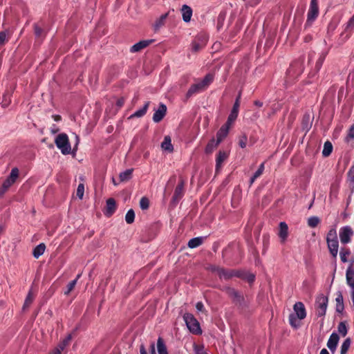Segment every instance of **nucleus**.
Returning <instances> with one entry per match:
<instances>
[{
  "label": "nucleus",
  "instance_id": "c756f323",
  "mask_svg": "<svg viewBox=\"0 0 354 354\" xmlns=\"http://www.w3.org/2000/svg\"><path fill=\"white\" fill-rule=\"evenodd\" d=\"M221 142L212 138L207 145L205 148L206 153H211L220 144Z\"/></svg>",
  "mask_w": 354,
  "mask_h": 354
},
{
  "label": "nucleus",
  "instance_id": "39448f33",
  "mask_svg": "<svg viewBox=\"0 0 354 354\" xmlns=\"http://www.w3.org/2000/svg\"><path fill=\"white\" fill-rule=\"evenodd\" d=\"M354 235L353 229L348 226H344L339 229V236L340 241L342 244H347L351 241V238Z\"/></svg>",
  "mask_w": 354,
  "mask_h": 354
},
{
  "label": "nucleus",
  "instance_id": "3c124183",
  "mask_svg": "<svg viewBox=\"0 0 354 354\" xmlns=\"http://www.w3.org/2000/svg\"><path fill=\"white\" fill-rule=\"evenodd\" d=\"M77 281V279L71 281L67 286V290L64 292L65 295H68L75 288Z\"/></svg>",
  "mask_w": 354,
  "mask_h": 354
},
{
  "label": "nucleus",
  "instance_id": "ea45409f",
  "mask_svg": "<svg viewBox=\"0 0 354 354\" xmlns=\"http://www.w3.org/2000/svg\"><path fill=\"white\" fill-rule=\"evenodd\" d=\"M135 218V213L134 211L131 209L128 210L125 215V221L128 224H131L133 223Z\"/></svg>",
  "mask_w": 354,
  "mask_h": 354
},
{
  "label": "nucleus",
  "instance_id": "c9c22d12",
  "mask_svg": "<svg viewBox=\"0 0 354 354\" xmlns=\"http://www.w3.org/2000/svg\"><path fill=\"white\" fill-rule=\"evenodd\" d=\"M264 171V162L261 163L259 167V169L256 171L254 175L251 177L250 183L252 185L255 180L259 178Z\"/></svg>",
  "mask_w": 354,
  "mask_h": 354
},
{
  "label": "nucleus",
  "instance_id": "4be33fe9",
  "mask_svg": "<svg viewBox=\"0 0 354 354\" xmlns=\"http://www.w3.org/2000/svg\"><path fill=\"white\" fill-rule=\"evenodd\" d=\"M328 250L333 256V257L336 258L338 253L339 243L337 240H333L330 241H326Z\"/></svg>",
  "mask_w": 354,
  "mask_h": 354
},
{
  "label": "nucleus",
  "instance_id": "20e7f679",
  "mask_svg": "<svg viewBox=\"0 0 354 354\" xmlns=\"http://www.w3.org/2000/svg\"><path fill=\"white\" fill-rule=\"evenodd\" d=\"M19 176V170L17 168H13L11 170L10 176L3 182L2 187L0 189L1 194H3L16 181Z\"/></svg>",
  "mask_w": 354,
  "mask_h": 354
},
{
  "label": "nucleus",
  "instance_id": "1a4fd4ad",
  "mask_svg": "<svg viewBox=\"0 0 354 354\" xmlns=\"http://www.w3.org/2000/svg\"><path fill=\"white\" fill-rule=\"evenodd\" d=\"M346 283L351 288V300L354 307V270L351 266L348 267L346 273Z\"/></svg>",
  "mask_w": 354,
  "mask_h": 354
},
{
  "label": "nucleus",
  "instance_id": "cd10ccee",
  "mask_svg": "<svg viewBox=\"0 0 354 354\" xmlns=\"http://www.w3.org/2000/svg\"><path fill=\"white\" fill-rule=\"evenodd\" d=\"M46 250V245L44 243H40L37 245L32 252L33 257L36 259H38L40 256H41Z\"/></svg>",
  "mask_w": 354,
  "mask_h": 354
},
{
  "label": "nucleus",
  "instance_id": "5fc2aeb1",
  "mask_svg": "<svg viewBox=\"0 0 354 354\" xmlns=\"http://www.w3.org/2000/svg\"><path fill=\"white\" fill-rule=\"evenodd\" d=\"M354 139V124L349 129L347 137H346V141L349 142L351 140Z\"/></svg>",
  "mask_w": 354,
  "mask_h": 354
},
{
  "label": "nucleus",
  "instance_id": "de8ad7c7",
  "mask_svg": "<svg viewBox=\"0 0 354 354\" xmlns=\"http://www.w3.org/2000/svg\"><path fill=\"white\" fill-rule=\"evenodd\" d=\"M140 206L142 209H147L149 207V201L146 197H142L140 201Z\"/></svg>",
  "mask_w": 354,
  "mask_h": 354
},
{
  "label": "nucleus",
  "instance_id": "9b49d317",
  "mask_svg": "<svg viewBox=\"0 0 354 354\" xmlns=\"http://www.w3.org/2000/svg\"><path fill=\"white\" fill-rule=\"evenodd\" d=\"M293 310L295 313V315L298 318V319L301 320L306 317V310L304 304L302 302H296L293 306Z\"/></svg>",
  "mask_w": 354,
  "mask_h": 354
},
{
  "label": "nucleus",
  "instance_id": "6e6552de",
  "mask_svg": "<svg viewBox=\"0 0 354 354\" xmlns=\"http://www.w3.org/2000/svg\"><path fill=\"white\" fill-rule=\"evenodd\" d=\"M208 270H209L212 272L216 273L220 278H223L225 279H230L233 276L236 275V274L233 271L226 270L216 266H210L208 267Z\"/></svg>",
  "mask_w": 354,
  "mask_h": 354
},
{
  "label": "nucleus",
  "instance_id": "412c9836",
  "mask_svg": "<svg viewBox=\"0 0 354 354\" xmlns=\"http://www.w3.org/2000/svg\"><path fill=\"white\" fill-rule=\"evenodd\" d=\"M278 235L282 242H284L286 240L288 235V227L285 222H281L279 223V231Z\"/></svg>",
  "mask_w": 354,
  "mask_h": 354
},
{
  "label": "nucleus",
  "instance_id": "a878e982",
  "mask_svg": "<svg viewBox=\"0 0 354 354\" xmlns=\"http://www.w3.org/2000/svg\"><path fill=\"white\" fill-rule=\"evenodd\" d=\"M336 301V311L338 313H342L344 310V299L341 292H338L337 294V297L335 299Z\"/></svg>",
  "mask_w": 354,
  "mask_h": 354
},
{
  "label": "nucleus",
  "instance_id": "a18cd8bd",
  "mask_svg": "<svg viewBox=\"0 0 354 354\" xmlns=\"http://www.w3.org/2000/svg\"><path fill=\"white\" fill-rule=\"evenodd\" d=\"M297 319L298 318L294 314H290L289 315V323L292 327L295 328L299 326V324L297 322Z\"/></svg>",
  "mask_w": 354,
  "mask_h": 354
},
{
  "label": "nucleus",
  "instance_id": "09e8293b",
  "mask_svg": "<svg viewBox=\"0 0 354 354\" xmlns=\"http://www.w3.org/2000/svg\"><path fill=\"white\" fill-rule=\"evenodd\" d=\"M353 28H354V15L351 17V18L347 22L346 27H345V31L351 32L353 30Z\"/></svg>",
  "mask_w": 354,
  "mask_h": 354
},
{
  "label": "nucleus",
  "instance_id": "aec40b11",
  "mask_svg": "<svg viewBox=\"0 0 354 354\" xmlns=\"http://www.w3.org/2000/svg\"><path fill=\"white\" fill-rule=\"evenodd\" d=\"M184 183L183 182H180L178 183V185L176 186L174 194L172 198V200L174 202H178L183 196L184 194Z\"/></svg>",
  "mask_w": 354,
  "mask_h": 354
},
{
  "label": "nucleus",
  "instance_id": "774afa93",
  "mask_svg": "<svg viewBox=\"0 0 354 354\" xmlns=\"http://www.w3.org/2000/svg\"><path fill=\"white\" fill-rule=\"evenodd\" d=\"M311 39V37L310 36H307L305 37V41H308Z\"/></svg>",
  "mask_w": 354,
  "mask_h": 354
},
{
  "label": "nucleus",
  "instance_id": "4d7b16f0",
  "mask_svg": "<svg viewBox=\"0 0 354 354\" xmlns=\"http://www.w3.org/2000/svg\"><path fill=\"white\" fill-rule=\"evenodd\" d=\"M196 308L198 311L203 312L204 310V305L202 302L199 301L196 304Z\"/></svg>",
  "mask_w": 354,
  "mask_h": 354
},
{
  "label": "nucleus",
  "instance_id": "a19ab883",
  "mask_svg": "<svg viewBox=\"0 0 354 354\" xmlns=\"http://www.w3.org/2000/svg\"><path fill=\"white\" fill-rule=\"evenodd\" d=\"M351 254V252L348 249L342 248L340 251L339 256L341 261L344 263L347 262L348 259L347 257Z\"/></svg>",
  "mask_w": 354,
  "mask_h": 354
},
{
  "label": "nucleus",
  "instance_id": "423d86ee",
  "mask_svg": "<svg viewBox=\"0 0 354 354\" xmlns=\"http://www.w3.org/2000/svg\"><path fill=\"white\" fill-rule=\"evenodd\" d=\"M208 37L205 35H198L192 42V50L198 52L204 48L207 42Z\"/></svg>",
  "mask_w": 354,
  "mask_h": 354
},
{
  "label": "nucleus",
  "instance_id": "13d9d810",
  "mask_svg": "<svg viewBox=\"0 0 354 354\" xmlns=\"http://www.w3.org/2000/svg\"><path fill=\"white\" fill-rule=\"evenodd\" d=\"M124 104V98H120V99H119V100L117 101V105H118L119 107L122 106Z\"/></svg>",
  "mask_w": 354,
  "mask_h": 354
},
{
  "label": "nucleus",
  "instance_id": "393cba45",
  "mask_svg": "<svg viewBox=\"0 0 354 354\" xmlns=\"http://www.w3.org/2000/svg\"><path fill=\"white\" fill-rule=\"evenodd\" d=\"M167 16L168 12L162 15L158 19L156 20L153 25L155 31H158L162 26L165 25Z\"/></svg>",
  "mask_w": 354,
  "mask_h": 354
},
{
  "label": "nucleus",
  "instance_id": "7c9ffc66",
  "mask_svg": "<svg viewBox=\"0 0 354 354\" xmlns=\"http://www.w3.org/2000/svg\"><path fill=\"white\" fill-rule=\"evenodd\" d=\"M133 169H129L123 172H121L119 175L120 182H127L132 177Z\"/></svg>",
  "mask_w": 354,
  "mask_h": 354
},
{
  "label": "nucleus",
  "instance_id": "c03bdc74",
  "mask_svg": "<svg viewBox=\"0 0 354 354\" xmlns=\"http://www.w3.org/2000/svg\"><path fill=\"white\" fill-rule=\"evenodd\" d=\"M333 240H337L336 230L334 228L330 229L328 231V232L327 234V236H326V241H333Z\"/></svg>",
  "mask_w": 354,
  "mask_h": 354
},
{
  "label": "nucleus",
  "instance_id": "c85d7f7f",
  "mask_svg": "<svg viewBox=\"0 0 354 354\" xmlns=\"http://www.w3.org/2000/svg\"><path fill=\"white\" fill-rule=\"evenodd\" d=\"M116 204L115 201L113 198H109L106 201V214L108 215H111L115 210Z\"/></svg>",
  "mask_w": 354,
  "mask_h": 354
},
{
  "label": "nucleus",
  "instance_id": "f03ea898",
  "mask_svg": "<svg viewBox=\"0 0 354 354\" xmlns=\"http://www.w3.org/2000/svg\"><path fill=\"white\" fill-rule=\"evenodd\" d=\"M328 298L323 294L319 295L315 301V310L317 317H324L328 306Z\"/></svg>",
  "mask_w": 354,
  "mask_h": 354
},
{
  "label": "nucleus",
  "instance_id": "bb28decb",
  "mask_svg": "<svg viewBox=\"0 0 354 354\" xmlns=\"http://www.w3.org/2000/svg\"><path fill=\"white\" fill-rule=\"evenodd\" d=\"M161 147L163 150L167 151L169 152L173 151L174 147L171 144V138L169 136H167L164 138V140L161 144Z\"/></svg>",
  "mask_w": 354,
  "mask_h": 354
},
{
  "label": "nucleus",
  "instance_id": "37998d69",
  "mask_svg": "<svg viewBox=\"0 0 354 354\" xmlns=\"http://www.w3.org/2000/svg\"><path fill=\"white\" fill-rule=\"evenodd\" d=\"M337 330L339 334H341L343 337H345L348 332L346 324L344 322H340L339 324Z\"/></svg>",
  "mask_w": 354,
  "mask_h": 354
},
{
  "label": "nucleus",
  "instance_id": "e433bc0d",
  "mask_svg": "<svg viewBox=\"0 0 354 354\" xmlns=\"http://www.w3.org/2000/svg\"><path fill=\"white\" fill-rule=\"evenodd\" d=\"M10 37V36L8 30L0 32V46H3L8 42Z\"/></svg>",
  "mask_w": 354,
  "mask_h": 354
},
{
  "label": "nucleus",
  "instance_id": "338daca9",
  "mask_svg": "<svg viewBox=\"0 0 354 354\" xmlns=\"http://www.w3.org/2000/svg\"><path fill=\"white\" fill-rule=\"evenodd\" d=\"M75 140H76V145H78L79 142H80V138L77 135L75 134Z\"/></svg>",
  "mask_w": 354,
  "mask_h": 354
},
{
  "label": "nucleus",
  "instance_id": "f8f14e48",
  "mask_svg": "<svg viewBox=\"0 0 354 354\" xmlns=\"http://www.w3.org/2000/svg\"><path fill=\"white\" fill-rule=\"evenodd\" d=\"M167 113V106L165 104L161 103L159 105V107L157 110L155 111V113L153 115V120L154 122H160L163 118L165 116Z\"/></svg>",
  "mask_w": 354,
  "mask_h": 354
},
{
  "label": "nucleus",
  "instance_id": "2eb2a0df",
  "mask_svg": "<svg viewBox=\"0 0 354 354\" xmlns=\"http://www.w3.org/2000/svg\"><path fill=\"white\" fill-rule=\"evenodd\" d=\"M229 156V153L224 151H219L216 158V171L218 172L222 167V164Z\"/></svg>",
  "mask_w": 354,
  "mask_h": 354
},
{
  "label": "nucleus",
  "instance_id": "a211bd4d",
  "mask_svg": "<svg viewBox=\"0 0 354 354\" xmlns=\"http://www.w3.org/2000/svg\"><path fill=\"white\" fill-rule=\"evenodd\" d=\"M232 124L226 123L223 125L216 133V140L220 142L227 136L230 127Z\"/></svg>",
  "mask_w": 354,
  "mask_h": 354
},
{
  "label": "nucleus",
  "instance_id": "6ab92c4d",
  "mask_svg": "<svg viewBox=\"0 0 354 354\" xmlns=\"http://www.w3.org/2000/svg\"><path fill=\"white\" fill-rule=\"evenodd\" d=\"M183 19L185 22H189L192 16V9L187 5H183L181 8Z\"/></svg>",
  "mask_w": 354,
  "mask_h": 354
},
{
  "label": "nucleus",
  "instance_id": "f704fd0d",
  "mask_svg": "<svg viewBox=\"0 0 354 354\" xmlns=\"http://www.w3.org/2000/svg\"><path fill=\"white\" fill-rule=\"evenodd\" d=\"M203 243V239L201 237H196L190 239L187 243V245L190 248H195L201 245Z\"/></svg>",
  "mask_w": 354,
  "mask_h": 354
},
{
  "label": "nucleus",
  "instance_id": "864d4df0",
  "mask_svg": "<svg viewBox=\"0 0 354 354\" xmlns=\"http://www.w3.org/2000/svg\"><path fill=\"white\" fill-rule=\"evenodd\" d=\"M35 34L37 37L39 38L43 36V29L39 27L37 24L34 25Z\"/></svg>",
  "mask_w": 354,
  "mask_h": 354
},
{
  "label": "nucleus",
  "instance_id": "79ce46f5",
  "mask_svg": "<svg viewBox=\"0 0 354 354\" xmlns=\"http://www.w3.org/2000/svg\"><path fill=\"white\" fill-rule=\"evenodd\" d=\"M320 220L317 216H311L308 219V225L310 227H315L319 223Z\"/></svg>",
  "mask_w": 354,
  "mask_h": 354
},
{
  "label": "nucleus",
  "instance_id": "ddd939ff",
  "mask_svg": "<svg viewBox=\"0 0 354 354\" xmlns=\"http://www.w3.org/2000/svg\"><path fill=\"white\" fill-rule=\"evenodd\" d=\"M72 339L71 335H68L49 354H62V352L69 344Z\"/></svg>",
  "mask_w": 354,
  "mask_h": 354
},
{
  "label": "nucleus",
  "instance_id": "69168bd1",
  "mask_svg": "<svg viewBox=\"0 0 354 354\" xmlns=\"http://www.w3.org/2000/svg\"><path fill=\"white\" fill-rule=\"evenodd\" d=\"M319 354H329V352L328 351L327 349L323 348V349L321 350Z\"/></svg>",
  "mask_w": 354,
  "mask_h": 354
},
{
  "label": "nucleus",
  "instance_id": "2f4dec72",
  "mask_svg": "<svg viewBox=\"0 0 354 354\" xmlns=\"http://www.w3.org/2000/svg\"><path fill=\"white\" fill-rule=\"evenodd\" d=\"M157 349L158 354H168L167 346L161 337L157 340Z\"/></svg>",
  "mask_w": 354,
  "mask_h": 354
},
{
  "label": "nucleus",
  "instance_id": "bf43d9fd",
  "mask_svg": "<svg viewBox=\"0 0 354 354\" xmlns=\"http://www.w3.org/2000/svg\"><path fill=\"white\" fill-rule=\"evenodd\" d=\"M140 354H147L145 347L143 344H142L140 347Z\"/></svg>",
  "mask_w": 354,
  "mask_h": 354
},
{
  "label": "nucleus",
  "instance_id": "dca6fc26",
  "mask_svg": "<svg viewBox=\"0 0 354 354\" xmlns=\"http://www.w3.org/2000/svg\"><path fill=\"white\" fill-rule=\"evenodd\" d=\"M153 42V39H147V40L140 41L139 42L135 44L134 45H133L131 47L130 51L131 53L139 52L141 50L147 47L149 45H150Z\"/></svg>",
  "mask_w": 354,
  "mask_h": 354
},
{
  "label": "nucleus",
  "instance_id": "e2e57ef3",
  "mask_svg": "<svg viewBox=\"0 0 354 354\" xmlns=\"http://www.w3.org/2000/svg\"><path fill=\"white\" fill-rule=\"evenodd\" d=\"M151 354H156L155 345L153 343L151 345Z\"/></svg>",
  "mask_w": 354,
  "mask_h": 354
},
{
  "label": "nucleus",
  "instance_id": "49530a36",
  "mask_svg": "<svg viewBox=\"0 0 354 354\" xmlns=\"http://www.w3.org/2000/svg\"><path fill=\"white\" fill-rule=\"evenodd\" d=\"M248 142V138L245 134H243L239 138V145L242 148L244 149L247 146Z\"/></svg>",
  "mask_w": 354,
  "mask_h": 354
},
{
  "label": "nucleus",
  "instance_id": "b1692460",
  "mask_svg": "<svg viewBox=\"0 0 354 354\" xmlns=\"http://www.w3.org/2000/svg\"><path fill=\"white\" fill-rule=\"evenodd\" d=\"M204 89L205 88H203L201 82L194 84L192 85L191 87L189 88L186 94V96L187 97H190L192 95L198 93Z\"/></svg>",
  "mask_w": 354,
  "mask_h": 354
},
{
  "label": "nucleus",
  "instance_id": "6e6d98bb",
  "mask_svg": "<svg viewBox=\"0 0 354 354\" xmlns=\"http://www.w3.org/2000/svg\"><path fill=\"white\" fill-rule=\"evenodd\" d=\"M348 177L354 181V166H352L348 173Z\"/></svg>",
  "mask_w": 354,
  "mask_h": 354
},
{
  "label": "nucleus",
  "instance_id": "7ed1b4c3",
  "mask_svg": "<svg viewBox=\"0 0 354 354\" xmlns=\"http://www.w3.org/2000/svg\"><path fill=\"white\" fill-rule=\"evenodd\" d=\"M183 319L185 322V324L190 330V332L194 334H200L201 333V329L200 327V324L197 319L194 317V315L191 313H185L183 315Z\"/></svg>",
  "mask_w": 354,
  "mask_h": 354
},
{
  "label": "nucleus",
  "instance_id": "72a5a7b5",
  "mask_svg": "<svg viewBox=\"0 0 354 354\" xmlns=\"http://www.w3.org/2000/svg\"><path fill=\"white\" fill-rule=\"evenodd\" d=\"M35 296L32 292L31 290H29L26 298L25 299L24 306H23V310H25L26 308H28L32 303L34 300Z\"/></svg>",
  "mask_w": 354,
  "mask_h": 354
},
{
  "label": "nucleus",
  "instance_id": "58836bf2",
  "mask_svg": "<svg viewBox=\"0 0 354 354\" xmlns=\"http://www.w3.org/2000/svg\"><path fill=\"white\" fill-rule=\"evenodd\" d=\"M351 339L346 338L341 346L340 354H346L351 346Z\"/></svg>",
  "mask_w": 354,
  "mask_h": 354
},
{
  "label": "nucleus",
  "instance_id": "8fccbe9b",
  "mask_svg": "<svg viewBox=\"0 0 354 354\" xmlns=\"http://www.w3.org/2000/svg\"><path fill=\"white\" fill-rule=\"evenodd\" d=\"M194 350L195 354H207L205 351L204 346L202 345H194Z\"/></svg>",
  "mask_w": 354,
  "mask_h": 354
},
{
  "label": "nucleus",
  "instance_id": "0e129e2a",
  "mask_svg": "<svg viewBox=\"0 0 354 354\" xmlns=\"http://www.w3.org/2000/svg\"><path fill=\"white\" fill-rule=\"evenodd\" d=\"M53 117L54 120L57 122H58L61 120V116L59 115H55Z\"/></svg>",
  "mask_w": 354,
  "mask_h": 354
},
{
  "label": "nucleus",
  "instance_id": "4c0bfd02",
  "mask_svg": "<svg viewBox=\"0 0 354 354\" xmlns=\"http://www.w3.org/2000/svg\"><path fill=\"white\" fill-rule=\"evenodd\" d=\"M214 76L212 74H207L205 75V77L203 78L202 81L200 82L201 83L202 86L204 88H206L210 83L213 81Z\"/></svg>",
  "mask_w": 354,
  "mask_h": 354
},
{
  "label": "nucleus",
  "instance_id": "473e14b6",
  "mask_svg": "<svg viewBox=\"0 0 354 354\" xmlns=\"http://www.w3.org/2000/svg\"><path fill=\"white\" fill-rule=\"evenodd\" d=\"M333 151V145L330 141L324 142V149L322 150V156L324 157H328L330 155Z\"/></svg>",
  "mask_w": 354,
  "mask_h": 354
},
{
  "label": "nucleus",
  "instance_id": "f257e3e1",
  "mask_svg": "<svg viewBox=\"0 0 354 354\" xmlns=\"http://www.w3.org/2000/svg\"><path fill=\"white\" fill-rule=\"evenodd\" d=\"M55 143L62 154L67 155L71 153V144L66 133L59 134L55 140Z\"/></svg>",
  "mask_w": 354,
  "mask_h": 354
},
{
  "label": "nucleus",
  "instance_id": "9d476101",
  "mask_svg": "<svg viewBox=\"0 0 354 354\" xmlns=\"http://www.w3.org/2000/svg\"><path fill=\"white\" fill-rule=\"evenodd\" d=\"M240 98H241V93L239 94L237 98L236 99V101L234 104V106L231 111V113L228 116V118L227 120V122L228 124H232L235 121V120L236 119V118L238 116L239 109V106H240Z\"/></svg>",
  "mask_w": 354,
  "mask_h": 354
},
{
  "label": "nucleus",
  "instance_id": "0eeeda50",
  "mask_svg": "<svg viewBox=\"0 0 354 354\" xmlns=\"http://www.w3.org/2000/svg\"><path fill=\"white\" fill-rule=\"evenodd\" d=\"M319 15V7L317 0H311L307 15V22L311 23Z\"/></svg>",
  "mask_w": 354,
  "mask_h": 354
},
{
  "label": "nucleus",
  "instance_id": "f3484780",
  "mask_svg": "<svg viewBox=\"0 0 354 354\" xmlns=\"http://www.w3.org/2000/svg\"><path fill=\"white\" fill-rule=\"evenodd\" d=\"M339 339V335L336 333H333L327 342V346L333 353L336 350Z\"/></svg>",
  "mask_w": 354,
  "mask_h": 354
},
{
  "label": "nucleus",
  "instance_id": "680f3d73",
  "mask_svg": "<svg viewBox=\"0 0 354 354\" xmlns=\"http://www.w3.org/2000/svg\"><path fill=\"white\" fill-rule=\"evenodd\" d=\"M248 281L253 282L254 280V274H250L248 278Z\"/></svg>",
  "mask_w": 354,
  "mask_h": 354
},
{
  "label": "nucleus",
  "instance_id": "052dcab7",
  "mask_svg": "<svg viewBox=\"0 0 354 354\" xmlns=\"http://www.w3.org/2000/svg\"><path fill=\"white\" fill-rule=\"evenodd\" d=\"M254 104L256 106H259V107H261V106H263V102H261V101H259V100H256V101H254Z\"/></svg>",
  "mask_w": 354,
  "mask_h": 354
},
{
  "label": "nucleus",
  "instance_id": "603ef678",
  "mask_svg": "<svg viewBox=\"0 0 354 354\" xmlns=\"http://www.w3.org/2000/svg\"><path fill=\"white\" fill-rule=\"evenodd\" d=\"M84 186L83 184H80L77 189V196L82 199L84 196Z\"/></svg>",
  "mask_w": 354,
  "mask_h": 354
},
{
  "label": "nucleus",
  "instance_id": "4468645a",
  "mask_svg": "<svg viewBox=\"0 0 354 354\" xmlns=\"http://www.w3.org/2000/svg\"><path fill=\"white\" fill-rule=\"evenodd\" d=\"M227 294L233 299L236 304H241L243 301V297L238 291L232 288L226 289Z\"/></svg>",
  "mask_w": 354,
  "mask_h": 354
},
{
  "label": "nucleus",
  "instance_id": "5701e85b",
  "mask_svg": "<svg viewBox=\"0 0 354 354\" xmlns=\"http://www.w3.org/2000/svg\"><path fill=\"white\" fill-rule=\"evenodd\" d=\"M149 104H150V102H146L143 106V107H142L141 109H138V111H136L134 113H133L132 115H131L129 117V119H132V118H141L142 116H144L147 111V109L149 106Z\"/></svg>",
  "mask_w": 354,
  "mask_h": 354
}]
</instances>
